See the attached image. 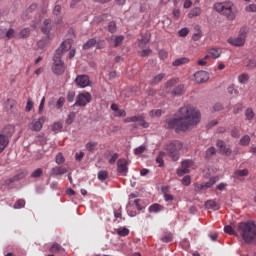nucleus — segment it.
I'll use <instances>...</instances> for the list:
<instances>
[{"mask_svg":"<svg viewBox=\"0 0 256 256\" xmlns=\"http://www.w3.org/2000/svg\"><path fill=\"white\" fill-rule=\"evenodd\" d=\"M43 109H45V97H43L41 99V102H40V105H39V109H38L39 115H41V113H43Z\"/></svg>","mask_w":256,"mask_h":256,"instance_id":"62","label":"nucleus"},{"mask_svg":"<svg viewBox=\"0 0 256 256\" xmlns=\"http://www.w3.org/2000/svg\"><path fill=\"white\" fill-rule=\"evenodd\" d=\"M247 13H256V4H250L245 7Z\"/></svg>","mask_w":256,"mask_h":256,"instance_id":"52","label":"nucleus"},{"mask_svg":"<svg viewBox=\"0 0 256 256\" xmlns=\"http://www.w3.org/2000/svg\"><path fill=\"white\" fill-rule=\"evenodd\" d=\"M87 151L90 153H95V149L97 148V142H88L85 146Z\"/></svg>","mask_w":256,"mask_h":256,"instance_id":"36","label":"nucleus"},{"mask_svg":"<svg viewBox=\"0 0 256 256\" xmlns=\"http://www.w3.org/2000/svg\"><path fill=\"white\" fill-rule=\"evenodd\" d=\"M66 99L68 103H73V101H75V92H68Z\"/></svg>","mask_w":256,"mask_h":256,"instance_id":"55","label":"nucleus"},{"mask_svg":"<svg viewBox=\"0 0 256 256\" xmlns=\"http://www.w3.org/2000/svg\"><path fill=\"white\" fill-rule=\"evenodd\" d=\"M25 207V201L23 199H18L14 204V209H23Z\"/></svg>","mask_w":256,"mask_h":256,"instance_id":"47","label":"nucleus"},{"mask_svg":"<svg viewBox=\"0 0 256 256\" xmlns=\"http://www.w3.org/2000/svg\"><path fill=\"white\" fill-rule=\"evenodd\" d=\"M117 159H119V154L118 153H114L111 158L108 160V163L110 165H115V163L117 162Z\"/></svg>","mask_w":256,"mask_h":256,"instance_id":"53","label":"nucleus"},{"mask_svg":"<svg viewBox=\"0 0 256 256\" xmlns=\"http://www.w3.org/2000/svg\"><path fill=\"white\" fill-rule=\"evenodd\" d=\"M136 122H138L140 127H143V129H149V123L145 121V116L143 115L136 116Z\"/></svg>","mask_w":256,"mask_h":256,"instance_id":"20","label":"nucleus"},{"mask_svg":"<svg viewBox=\"0 0 256 256\" xmlns=\"http://www.w3.org/2000/svg\"><path fill=\"white\" fill-rule=\"evenodd\" d=\"M108 31H109V33H115L117 31V24H115L114 21L109 22Z\"/></svg>","mask_w":256,"mask_h":256,"instance_id":"50","label":"nucleus"},{"mask_svg":"<svg viewBox=\"0 0 256 256\" xmlns=\"http://www.w3.org/2000/svg\"><path fill=\"white\" fill-rule=\"evenodd\" d=\"M169 129L176 131H191L201 123V112L191 105L179 109V117L166 120Z\"/></svg>","mask_w":256,"mask_h":256,"instance_id":"1","label":"nucleus"},{"mask_svg":"<svg viewBox=\"0 0 256 256\" xmlns=\"http://www.w3.org/2000/svg\"><path fill=\"white\" fill-rule=\"evenodd\" d=\"M214 9L217 13L224 15L228 21H235V17H237L235 12H233V3L231 2L215 3Z\"/></svg>","mask_w":256,"mask_h":256,"instance_id":"5","label":"nucleus"},{"mask_svg":"<svg viewBox=\"0 0 256 256\" xmlns=\"http://www.w3.org/2000/svg\"><path fill=\"white\" fill-rule=\"evenodd\" d=\"M194 79L196 83H206V81H209V73L206 71H198L194 74Z\"/></svg>","mask_w":256,"mask_h":256,"instance_id":"11","label":"nucleus"},{"mask_svg":"<svg viewBox=\"0 0 256 256\" xmlns=\"http://www.w3.org/2000/svg\"><path fill=\"white\" fill-rule=\"evenodd\" d=\"M163 157H165V152H159L158 156L156 157V163L159 164V167H163L164 165Z\"/></svg>","mask_w":256,"mask_h":256,"instance_id":"41","label":"nucleus"},{"mask_svg":"<svg viewBox=\"0 0 256 256\" xmlns=\"http://www.w3.org/2000/svg\"><path fill=\"white\" fill-rule=\"evenodd\" d=\"M179 37H187L189 35V28H182L178 31Z\"/></svg>","mask_w":256,"mask_h":256,"instance_id":"56","label":"nucleus"},{"mask_svg":"<svg viewBox=\"0 0 256 256\" xmlns=\"http://www.w3.org/2000/svg\"><path fill=\"white\" fill-rule=\"evenodd\" d=\"M75 119V112H71L66 119V124L71 125L73 123V120Z\"/></svg>","mask_w":256,"mask_h":256,"instance_id":"58","label":"nucleus"},{"mask_svg":"<svg viewBox=\"0 0 256 256\" xmlns=\"http://www.w3.org/2000/svg\"><path fill=\"white\" fill-rule=\"evenodd\" d=\"M71 49V40L62 42L61 46L56 50L52 70L55 75H63L65 73V63L61 60L63 54Z\"/></svg>","mask_w":256,"mask_h":256,"instance_id":"3","label":"nucleus"},{"mask_svg":"<svg viewBox=\"0 0 256 256\" xmlns=\"http://www.w3.org/2000/svg\"><path fill=\"white\" fill-rule=\"evenodd\" d=\"M61 129H63V123L61 122H55L52 126V131H54L55 133L61 131Z\"/></svg>","mask_w":256,"mask_h":256,"instance_id":"46","label":"nucleus"},{"mask_svg":"<svg viewBox=\"0 0 256 256\" xmlns=\"http://www.w3.org/2000/svg\"><path fill=\"white\" fill-rule=\"evenodd\" d=\"M247 28H241L239 31V35L236 38H229L228 43L233 47H243L245 45V41L247 39Z\"/></svg>","mask_w":256,"mask_h":256,"instance_id":"6","label":"nucleus"},{"mask_svg":"<svg viewBox=\"0 0 256 256\" xmlns=\"http://www.w3.org/2000/svg\"><path fill=\"white\" fill-rule=\"evenodd\" d=\"M41 175H43V169L38 168L31 174V177L32 179H37L38 177H41Z\"/></svg>","mask_w":256,"mask_h":256,"instance_id":"49","label":"nucleus"},{"mask_svg":"<svg viewBox=\"0 0 256 256\" xmlns=\"http://www.w3.org/2000/svg\"><path fill=\"white\" fill-rule=\"evenodd\" d=\"M96 45H97V39L91 38V39H89V40L83 45V49H84V50L93 49V47H95Z\"/></svg>","mask_w":256,"mask_h":256,"instance_id":"23","label":"nucleus"},{"mask_svg":"<svg viewBox=\"0 0 256 256\" xmlns=\"http://www.w3.org/2000/svg\"><path fill=\"white\" fill-rule=\"evenodd\" d=\"M163 79H165V73H160L151 79L150 84L157 85V83H161V81H163Z\"/></svg>","mask_w":256,"mask_h":256,"instance_id":"26","label":"nucleus"},{"mask_svg":"<svg viewBox=\"0 0 256 256\" xmlns=\"http://www.w3.org/2000/svg\"><path fill=\"white\" fill-rule=\"evenodd\" d=\"M25 177V173H20L18 175H15L12 178H8L5 180L4 185H11L12 183H15V181H21Z\"/></svg>","mask_w":256,"mask_h":256,"instance_id":"17","label":"nucleus"},{"mask_svg":"<svg viewBox=\"0 0 256 256\" xmlns=\"http://www.w3.org/2000/svg\"><path fill=\"white\" fill-rule=\"evenodd\" d=\"M165 112L162 109H153L149 112V116L152 118L161 117Z\"/></svg>","mask_w":256,"mask_h":256,"instance_id":"34","label":"nucleus"},{"mask_svg":"<svg viewBox=\"0 0 256 256\" xmlns=\"http://www.w3.org/2000/svg\"><path fill=\"white\" fill-rule=\"evenodd\" d=\"M109 177V172L101 170L98 172L99 181H105Z\"/></svg>","mask_w":256,"mask_h":256,"instance_id":"40","label":"nucleus"},{"mask_svg":"<svg viewBox=\"0 0 256 256\" xmlns=\"http://www.w3.org/2000/svg\"><path fill=\"white\" fill-rule=\"evenodd\" d=\"M247 69H255L256 67V60L252 59L248 61V64L246 65Z\"/></svg>","mask_w":256,"mask_h":256,"instance_id":"63","label":"nucleus"},{"mask_svg":"<svg viewBox=\"0 0 256 256\" xmlns=\"http://www.w3.org/2000/svg\"><path fill=\"white\" fill-rule=\"evenodd\" d=\"M123 41H125L124 36H116L114 39V47H119V45H121Z\"/></svg>","mask_w":256,"mask_h":256,"instance_id":"45","label":"nucleus"},{"mask_svg":"<svg viewBox=\"0 0 256 256\" xmlns=\"http://www.w3.org/2000/svg\"><path fill=\"white\" fill-rule=\"evenodd\" d=\"M206 209H212L213 211H218L219 209V204L215 202L214 200H208L205 203Z\"/></svg>","mask_w":256,"mask_h":256,"instance_id":"22","label":"nucleus"},{"mask_svg":"<svg viewBox=\"0 0 256 256\" xmlns=\"http://www.w3.org/2000/svg\"><path fill=\"white\" fill-rule=\"evenodd\" d=\"M194 162L191 159H186L181 162V167L177 169L176 173L179 177L182 175H187V173H191L193 169Z\"/></svg>","mask_w":256,"mask_h":256,"instance_id":"8","label":"nucleus"},{"mask_svg":"<svg viewBox=\"0 0 256 256\" xmlns=\"http://www.w3.org/2000/svg\"><path fill=\"white\" fill-rule=\"evenodd\" d=\"M60 251H64L63 247L60 244L54 243L49 248L50 253H59Z\"/></svg>","mask_w":256,"mask_h":256,"instance_id":"33","label":"nucleus"},{"mask_svg":"<svg viewBox=\"0 0 256 256\" xmlns=\"http://www.w3.org/2000/svg\"><path fill=\"white\" fill-rule=\"evenodd\" d=\"M117 235H119L120 237H127V235H129V229L125 227L119 228L117 230Z\"/></svg>","mask_w":256,"mask_h":256,"instance_id":"43","label":"nucleus"},{"mask_svg":"<svg viewBox=\"0 0 256 256\" xmlns=\"http://www.w3.org/2000/svg\"><path fill=\"white\" fill-rule=\"evenodd\" d=\"M207 59H209V55H205L203 59L198 60L197 64L200 67H205L207 65Z\"/></svg>","mask_w":256,"mask_h":256,"instance_id":"57","label":"nucleus"},{"mask_svg":"<svg viewBox=\"0 0 256 256\" xmlns=\"http://www.w3.org/2000/svg\"><path fill=\"white\" fill-rule=\"evenodd\" d=\"M183 93H184V86L181 84L175 87L172 91V95H183Z\"/></svg>","mask_w":256,"mask_h":256,"instance_id":"38","label":"nucleus"},{"mask_svg":"<svg viewBox=\"0 0 256 256\" xmlns=\"http://www.w3.org/2000/svg\"><path fill=\"white\" fill-rule=\"evenodd\" d=\"M9 145V138L6 135L0 134V153L5 151Z\"/></svg>","mask_w":256,"mask_h":256,"instance_id":"16","label":"nucleus"},{"mask_svg":"<svg viewBox=\"0 0 256 256\" xmlns=\"http://www.w3.org/2000/svg\"><path fill=\"white\" fill-rule=\"evenodd\" d=\"M199 15H201L200 7H195L188 13L189 19H193V17H199Z\"/></svg>","mask_w":256,"mask_h":256,"instance_id":"31","label":"nucleus"},{"mask_svg":"<svg viewBox=\"0 0 256 256\" xmlns=\"http://www.w3.org/2000/svg\"><path fill=\"white\" fill-rule=\"evenodd\" d=\"M160 241H162V243H171V241H173V233L165 232L160 238Z\"/></svg>","mask_w":256,"mask_h":256,"instance_id":"25","label":"nucleus"},{"mask_svg":"<svg viewBox=\"0 0 256 256\" xmlns=\"http://www.w3.org/2000/svg\"><path fill=\"white\" fill-rule=\"evenodd\" d=\"M77 87L80 89H85V87H91V79L88 75L82 74L78 75L75 79Z\"/></svg>","mask_w":256,"mask_h":256,"instance_id":"9","label":"nucleus"},{"mask_svg":"<svg viewBox=\"0 0 256 256\" xmlns=\"http://www.w3.org/2000/svg\"><path fill=\"white\" fill-rule=\"evenodd\" d=\"M216 147H218V149H220V152H222L223 155H226L227 157H229L231 155V148L227 147V144H225V141L218 140L216 142Z\"/></svg>","mask_w":256,"mask_h":256,"instance_id":"12","label":"nucleus"},{"mask_svg":"<svg viewBox=\"0 0 256 256\" xmlns=\"http://www.w3.org/2000/svg\"><path fill=\"white\" fill-rule=\"evenodd\" d=\"M30 30L28 28H24L21 32H20V37H22L23 39L27 38L29 36Z\"/></svg>","mask_w":256,"mask_h":256,"instance_id":"64","label":"nucleus"},{"mask_svg":"<svg viewBox=\"0 0 256 256\" xmlns=\"http://www.w3.org/2000/svg\"><path fill=\"white\" fill-rule=\"evenodd\" d=\"M64 162L65 156H63V153L59 152L55 157V163H57V165H63Z\"/></svg>","mask_w":256,"mask_h":256,"instance_id":"39","label":"nucleus"},{"mask_svg":"<svg viewBox=\"0 0 256 256\" xmlns=\"http://www.w3.org/2000/svg\"><path fill=\"white\" fill-rule=\"evenodd\" d=\"M147 43H149V36L144 35L140 40H138V47H140V49H145Z\"/></svg>","mask_w":256,"mask_h":256,"instance_id":"30","label":"nucleus"},{"mask_svg":"<svg viewBox=\"0 0 256 256\" xmlns=\"http://www.w3.org/2000/svg\"><path fill=\"white\" fill-rule=\"evenodd\" d=\"M158 55L160 59H167L169 57V53L166 50H160Z\"/></svg>","mask_w":256,"mask_h":256,"instance_id":"60","label":"nucleus"},{"mask_svg":"<svg viewBox=\"0 0 256 256\" xmlns=\"http://www.w3.org/2000/svg\"><path fill=\"white\" fill-rule=\"evenodd\" d=\"M236 237H241L244 243H256V224L253 221L240 222L236 227Z\"/></svg>","mask_w":256,"mask_h":256,"instance_id":"2","label":"nucleus"},{"mask_svg":"<svg viewBox=\"0 0 256 256\" xmlns=\"http://www.w3.org/2000/svg\"><path fill=\"white\" fill-rule=\"evenodd\" d=\"M189 61H191L188 57H182V58H178L176 59L172 65L173 67H181V65H187V63H189Z\"/></svg>","mask_w":256,"mask_h":256,"instance_id":"19","label":"nucleus"},{"mask_svg":"<svg viewBox=\"0 0 256 256\" xmlns=\"http://www.w3.org/2000/svg\"><path fill=\"white\" fill-rule=\"evenodd\" d=\"M202 37H203V32H201V30H197V32L192 35V40L199 41V39H201Z\"/></svg>","mask_w":256,"mask_h":256,"instance_id":"51","label":"nucleus"},{"mask_svg":"<svg viewBox=\"0 0 256 256\" xmlns=\"http://www.w3.org/2000/svg\"><path fill=\"white\" fill-rule=\"evenodd\" d=\"M245 117L246 121H253V119L255 118V112L253 111V108H247L245 110Z\"/></svg>","mask_w":256,"mask_h":256,"instance_id":"32","label":"nucleus"},{"mask_svg":"<svg viewBox=\"0 0 256 256\" xmlns=\"http://www.w3.org/2000/svg\"><path fill=\"white\" fill-rule=\"evenodd\" d=\"M215 153H217V150L215 149V147H210L206 150V159H211V157H213V155H215Z\"/></svg>","mask_w":256,"mask_h":256,"instance_id":"42","label":"nucleus"},{"mask_svg":"<svg viewBox=\"0 0 256 256\" xmlns=\"http://www.w3.org/2000/svg\"><path fill=\"white\" fill-rule=\"evenodd\" d=\"M149 213H159L160 211H163V206L161 204H152L148 208Z\"/></svg>","mask_w":256,"mask_h":256,"instance_id":"28","label":"nucleus"},{"mask_svg":"<svg viewBox=\"0 0 256 256\" xmlns=\"http://www.w3.org/2000/svg\"><path fill=\"white\" fill-rule=\"evenodd\" d=\"M51 31V20L46 19L44 20V26L42 27V33L45 35H49V32Z\"/></svg>","mask_w":256,"mask_h":256,"instance_id":"27","label":"nucleus"},{"mask_svg":"<svg viewBox=\"0 0 256 256\" xmlns=\"http://www.w3.org/2000/svg\"><path fill=\"white\" fill-rule=\"evenodd\" d=\"M112 111L115 112L114 117H126L127 112L123 109H119V106L115 103L111 105Z\"/></svg>","mask_w":256,"mask_h":256,"instance_id":"15","label":"nucleus"},{"mask_svg":"<svg viewBox=\"0 0 256 256\" xmlns=\"http://www.w3.org/2000/svg\"><path fill=\"white\" fill-rule=\"evenodd\" d=\"M65 173H67V169L63 166H56V167H53L50 170V176L51 177H57L59 175H65Z\"/></svg>","mask_w":256,"mask_h":256,"instance_id":"13","label":"nucleus"},{"mask_svg":"<svg viewBox=\"0 0 256 256\" xmlns=\"http://www.w3.org/2000/svg\"><path fill=\"white\" fill-rule=\"evenodd\" d=\"M15 133V127L13 125H8L3 129V134L5 135L8 139Z\"/></svg>","mask_w":256,"mask_h":256,"instance_id":"21","label":"nucleus"},{"mask_svg":"<svg viewBox=\"0 0 256 256\" xmlns=\"http://www.w3.org/2000/svg\"><path fill=\"white\" fill-rule=\"evenodd\" d=\"M227 92L229 95H239V90L235 89V85L233 84L227 88Z\"/></svg>","mask_w":256,"mask_h":256,"instance_id":"48","label":"nucleus"},{"mask_svg":"<svg viewBox=\"0 0 256 256\" xmlns=\"http://www.w3.org/2000/svg\"><path fill=\"white\" fill-rule=\"evenodd\" d=\"M224 231L228 233V235H235V237H237V229H233V227L229 225L224 227Z\"/></svg>","mask_w":256,"mask_h":256,"instance_id":"44","label":"nucleus"},{"mask_svg":"<svg viewBox=\"0 0 256 256\" xmlns=\"http://www.w3.org/2000/svg\"><path fill=\"white\" fill-rule=\"evenodd\" d=\"M182 184H184L185 187H189V185H191V176H184V178L182 179Z\"/></svg>","mask_w":256,"mask_h":256,"instance_id":"59","label":"nucleus"},{"mask_svg":"<svg viewBox=\"0 0 256 256\" xmlns=\"http://www.w3.org/2000/svg\"><path fill=\"white\" fill-rule=\"evenodd\" d=\"M92 96L91 93L89 92H82L80 94H78V96L76 97V102L74 103L75 107H86L87 105H89V103H91L92 101Z\"/></svg>","mask_w":256,"mask_h":256,"instance_id":"7","label":"nucleus"},{"mask_svg":"<svg viewBox=\"0 0 256 256\" xmlns=\"http://www.w3.org/2000/svg\"><path fill=\"white\" fill-rule=\"evenodd\" d=\"M47 43H48L47 39H42V40L38 41V47L40 49H45V47H47Z\"/></svg>","mask_w":256,"mask_h":256,"instance_id":"61","label":"nucleus"},{"mask_svg":"<svg viewBox=\"0 0 256 256\" xmlns=\"http://www.w3.org/2000/svg\"><path fill=\"white\" fill-rule=\"evenodd\" d=\"M209 59L212 57V59H219L221 57V49L219 48H211L208 51Z\"/></svg>","mask_w":256,"mask_h":256,"instance_id":"18","label":"nucleus"},{"mask_svg":"<svg viewBox=\"0 0 256 256\" xmlns=\"http://www.w3.org/2000/svg\"><path fill=\"white\" fill-rule=\"evenodd\" d=\"M129 162L125 158H121L117 162V171L120 175L127 177V173L129 172Z\"/></svg>","mask_w":256,"mask_h":256,"instance_id":"10","label":"nucleus"},{"mask_svg":"<svg viewBox=\"0 0 256 256\" xmlns=\"http://www.w3.org/2000/svg\"><path fill=\"white\" fill-rule=\"evenodd\" d=\"M164 149L172 161H179L180 151L183 149V143L179 140H174L166 143Z\"/></svg>","mask_w":256,"mask_h":256,"instance_id":"4","label":"nucleus"},{"mask_svg":"<svg viewBox=\"0 0 256 256\" xmlns=\"http://www.w3.org/2000/svg\"><path fill=\"white\" fill-rule=\"evenodd\" d=\"M65 105V97H60L56 102V108L61 109Z\"/></svg>","mask_w":256,"mask_h":256,"instance_id":"54","label":"nucleus"},{"mask_svg":"<svg viewBox=\"0 0 256 256\" xmlns=\"http://www.w3.org/2000/svg\"><path fill=\"white\" fill-rule=\"evenodd\" d=\"M250 143H251V137H249V135H244L240 139V145H242V147H247V145H249Z\"/></svg>","mask_w":256,"mask_h":256,"instance_id":"35","label":"nucleus"},{"mask_svg":"<svg viewBox=\"0 0 256 256\" xmlns=\"http://www.w3.org/2000/svg\"><path fill=\"white\" fill-rule=\"evenodd\" d=\"M249 175V170L243 169V170H236L234 172V179H239V177H247Z\"/></svg>","mask_w":256,"mask_h":256,"instance_id":"29","label":"nucleus"},{"mask_svg":"<svg viewBox=\"0 0 256 256\" xmlns=\"http://www.w3.org/2000/svg\"><path fill=\"white\" fill-rule=\"evenodd\" d=\"M46 118L45 116L40 117L38 120L32 122V131H40L43 129V125L45 124Z\"/></svg>","mask_w":256,"mask_h":256,"instance_id":"14","label":"nucleus"},{"mask_svg":"<svg viewBox=\"0 0 256 256\" xmlns=\"http://www.w3.org/2000/svg\"><path fill=\"white\" fill-rule=\"evenodd\" d=\"M249 81V74L243 73L238 77V82L241 83V85H245Z\"/></svg>","mask_w":256,"mask_h":256,"instance_id":"37","label":"nucleus"},{"mask_svg":"<svg viewBox=\"0 0 256 256\" xmlns=\"http://www.w3.org/2000/svg\"><path fill=\"white\" fill-rule=\"evenodd\" d=\"M217 183V177H211L208 182L201 185V189H209Z\"/></svg>","mask_w":256,"mask_h":256,"instance_id":"24","label":"nucleus"}]
</instances>
